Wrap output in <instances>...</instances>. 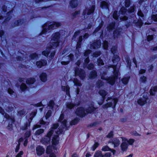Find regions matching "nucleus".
I'll use <instances>...</instances> for the list:
<instances>
[{
  "label": "nucleus",
  "mask_w": 157,
  "mask_h": 157,
  "mask_svg": "<svg viewBox=\"0 0 157 157\" xmlns=\"http://www.w3.org/2000/svg\"><path fill=\"white\" fill-rule=\"evenodd\" d=\"M122 141L123 142L121 146V149L123 152L126 151L128 147V144L125 141Z\"/></svg>",
  "instance_id": "6ab92c4d"
},
{
  "label": "nucleus",
  "mask_w": 157,
  "mask_h": 157,
  "mask_svg": "<svg viewBox=\"0 0 157 157\" xmlns=\"http://www.w3.org/2000/svg\"><path fill=\"white\" fill-rule=\"evenodd\" d=\"M78 121V120L77 119H75L72 121L71 123V125H75L77 124Z\"/></svg>",
  "instance_id": "a18cd8bd"
},
{
  "label": "nucleus",
  "mask_w": 157,
  "mask_h": 157,
  "mask_svg": "<svg viewBox=\"0 0 157 157\" xmlns=\"http://www.w3.org/2000/svg\"><path fill=\"white\" fill-rule=\"evenodd\" d=\"M152 19L155 21H157V15H153L152 16Z\"/></svg>",
  "instance_id": "052dcab7"
},
{
  "label": "nucleus",
  "mask_w": 157,
  "mask_h": 157,
  "mask_svg": "<svg viewBox=\"0 0 157 157\" xmlns=\"http://www.w3.org/2000/svg\"><path fill=\"white\" fill-rule=\"evenodd\" d=\"M99 94L102 97V99L101 102H98L99 105H101L104 102L105 96L107 95L106 92L104 90H100L99 92Z\"/></svg>",
  "instance_id": "dca6fc26"
},
{
  "label": "nucleus",
  "mask_w": 157,
  "mask_h": 157,
  "mask_svg": "<svg viewBox=\"0 0 157 157\" xmlns=\"http://www.w3.org/2000/svg\"><path fill=\"white\" fill-rule=\"evenodd\" d=\"M129 78V76H128L127 77H124L121 79V82L124 85H126L128 83Z\"/></svg>",
  "instance_id": "bb28decb"
},
{
  "label": "nucleus",
  "mask_w": 157,
  "mask_h": 157,
  "mask_svg": "<svg viewBox=\"0 0 157 157\" xmlns=\"http://www.w3.org/2000/svg\"><path fill=\"white\" fill-rule=\"evenodd\" d=\"M54 105V102L53 101H50L48 104V107H49V109H52Z\"/></svg>",
  "instance_id": "a19ab883"
},
{
  "label": "nucleus",
  "mask_w": 157,
  "mask_h": 157,
  "mask_svg": "<svg viewBox=\"0 0 157 157\" xmlns=\"http://www.w3.org/2000/svg\"><path fill=\"white\" fill-rule=\"evenodd\" d=\"M117 99H112L110 98H108L106 100L107 103L103 105L104 108H107L109 107L112 108L115 107L117 102Z\"/></svg>",
  "instance_id": "6e6552de"
},
{
  "label": "nucleus",
  "mask_w": 157,
  "mask_h": 157,
  "mask_svg": "<svg viewBox=\"0 0 157 157\" xmlns=\"http://www.w3.org/2000/svg\"><path fill=\"white\" fill-rule=\"evenodd\" d=\"M51 114V111L48 110L45 115L46 119L48 118L50 116Z\"/></svg>",
  "instance_id": "3c124183"
},
{
  "label": "nucleus",
  "mask_w": 157,
  "mask_h": 157,
  "mask_svg": "<svg viewBox=\"0 0 157 157\" xmlns=\"http://www.w3.org/2000/svg\"><path fill=\"white\" fill-rule=\"evenodd\" d=\"M102 150L104 151H107L110 150L112 152L113 154H114L115 152V150L110 149L107 146L103 147L102 148Z\"/></svg>",
  "instance_id": "b1692460"
},
{
  "label": "nucleus",
  "mask_w": 157,
  "mask_h": 157,
  "mask_svg": "<svg viewBox=\"0 0 157 157\" xmlns=\"http://www.w3.org/2000/svg\"><path fill=\"white\" fill-rule=\"evenodd\" d=\"M120 139L122 140V141H125L130 145H132L135 141L134 140L132 139H130L129 140H128L125 138L121 137Z\"/></svg>",
  "instance_id": "412c9836"
},
{
  "label": "nucleus",
  "mask_w": 157,
  "mask_h": 157,
  "mask_svg": "<svg viewBox=\"0 0 157 157\" xmlns=\"http://www.w3.org/2000/svg\"><path fill=\"white\" fill-rule=\"evenodd\" d=\"M91 105V106L86 111L84 110L82 107L78 108L76 111V113L78 116L82 117L85 115L86 113H91L94 112L95 109L92 103Z\"/></svg>",
  "instance_id": "7ed1b4c3"
},
{
  "label": "nucleus",
  "mask_w": 157,
  "mask_h": 157,
  "mask_svg": "<svg viewBox=\"0 0 157 157\" xmlns=\"http://www.w3.org/2000/svg\"><path fill=\"white\" fill-rule=\"evenodd\" d=\"M25 113V112L24 110H21L18 112V113L20 115H23Z\"/></svg>",
  "instance_id": "69168bd1"
},
{
  "label": "nucleus",
  "mask_w": 157,
  "mask_h": 157,
  "mask_svg": "<svg viewBox=\"0 0 157 157\" xmlns=\"http://www.w3.org/2000/svg\"><path fill=\"white\" fill-rule=\"evenodd\" d=\"M125 7H129L130 4V0H125Z\"/></svg>",
  "instance_id": "49530a36"
},
{
  "label": "nucleus",
  "mask_w": 157,
  "mask_h": 157,
  "mask_svg": "<svg viewBox=\"0 0 157 157\" xmlns=\"http://www.w3.org/2000/svg\"><path fill=\"white\" fill-rule=\"evenodd\" d=\"M35 81V80L34 78H30L29 79H28L26 81V82L27 84H30L33 83Z\"/></svg>",
  "instance_id": "473e14b6"
},
{
  "label": "nucleus",
  "mask_w": 157,
  "mask_h": 157,
  "mask_svg": "<svg viewBox=\"0 0 157 157\" xmlns=\"http://www.w3.org/2000/svg\"><path fill=\"white\" fill-rule=\"evenodd\" d=\"M98 145L99 144L98 143H95L92 147L93 151H94Z\"/></svg>",
  "instance_id": "5fc2aeb1"
},
{
  "label": "nucleus",
  "mask_w": 157,
  "mask_h": 157,
  "mask_svg": "<svg viewBox=\"0 0 157 157\" xmlns=\"http://www.w3.org/2000/svg\"><path fill=\"white\" fill-rule=\"evenodd\" d=\"M101 46V42L100 40H98L95 42L93 43L91 45V49H96L98 48Z\"/></svg>",
  "instance_id": "2eb2a0df"
},
{
  "label": "nucleus",
  "mask_w": 157,
  "mask_h": 157,
  "mask_svg": "<svg viewBox=\"0 0 157 157\" xmlns=\"http://www.w3.org/2000/svg\"><path fill=\"white\" fill-rule=\"evenodd\" d=\"M30 135V131H27L25 133V138H28L29 137Z\"/></svg>",
  "instance_id": "680f3d73"
},
{
  "label": "nucleus",
  "mask_w": 157,
  "mask_h": 157,
  "mask_svg": "<svg viewBox=\"0 0 157 157\" xmlns=\"http://www.w3.org/2000/svg\"><path fill=\"white\" fill-rule=\"evenodd\" d=\"M23 152L22 151H21L16 156V157H22L21 155H22Z\"/></svg>",
  "instance_id": "338daca9"
},
{
  "label": "nucleus",
  "mask_w": 157,
  "mask_h": 157,
  "mask_svg": "<svg viewBox=\"0 0 157 157\" xmlns=\"http://www.w3.org/2000/svg\"><path fill=\"white\" fill-rule=\"evenodd\" d=\"M75 75L76 76H78L81 79H83L85 77L84 71L83 70L76 68L75 69Z\"/></svg>",
  "instance_id": "9d476101"
},
{
  "label": "nucleus",
  "mask_w": 157,
  "mask_h": 157,
  "mask_svg": "<svg viewBox=\"0 0 157 157\" xmlns=\"http://www.w3.org/2000/svg\"><path fill=\"white\" fill-rule=\"evenodd\" d=\"M127 12V10L124 7H121L119 11L120 13H121L122 14H124Z\"/></svg>",
  "instance_id": "e433bc0d"
},
{
  "label": "nucleus",
  "mask_w": 157,
  "mask_h": 157,
  "mask_svg": "<svg viewBox=\"0 0 157 157\" xmlns=\"http://www.w3.org/2000/svg\"><path fill=\"white\" fill-rule=\"evenodd\" d=\"M64 118V115L63 114H61L60 117L59 121H62V128H59L60 129H63V128H66V124L67 123V121L66 120H64L63 121H62L63 119Z\"/></svg>",
  "instance_id": "a211bd4d"
},
{
  "label": "nucleus",
  "mask_w": 157,
  "mask_h": 157,
  "mask_svg": "<svg viewBox=\"0 0 157 157\" xmlns=\"http://www.w3.org/2000/svg\"><path fill=\"white\" fill-rule=\"evenodd\" d=\"M102 155L101 154V152L100 151H97L94 155V157H99L100 156H101L102 157Z\"/></svg>",
  "instance_id": "4c0bfd02"
},
{
  "label": "nucleus",
  "mask_w": 157,
  "mask_h": 157,
  "mask_svg": "<svg viewBox=\"0 0 157 157\" xmlns=\"http://www.w3.org/2000/svg\"><path fill=\"white\" fill-rule=\"evenodd\" d=\"M0 113L3 115H4L6 118L9 119L10 121H9V124L8 126V128L10 130L11 129L12 127V123H13L14 121V117H10L7 114L4 112L3 110L1 107H0Z\"/></svg>",
  "instance_id": "0eeeda50"
},
{
  "label": "nucleus",
  "mask_w": 157,
  "mask_h": 157,
  "mask_svg": "<svg viewBox=\"0 0 157 157\" xmlns=\"http://www.w3.org/2000/svg\"><path fill=\"white\" fill-rule=\"evenodd\" d=\"M82 37L80 36L79 37V39L78 41V42L77 44L76 49H78V48H80L81 47V42L82 41Z\"/></svg>",
  "instance_id": "2f4dec72"
},
{
  "label": "nucleus",
  "mask_w": 157,
  "mask_h": 157,
  "mask_svg": "<svg viewBox=\"0 0 157 157\" xmlns=\"http://www.w3.org/2000/svg\"><path fill=\"white\" fill-rule=\"evenodd\" d=\"M148 100L147 94L143 95L142 98H140L137 101L138 103L140 105L143 106L147 103Z\"/></svg>",
  "instance_id": "ddd939ff"
},
{
  "label": "nucleus",
  "mask_w": 157,
  "mask_h": 157,
  "mask_svg": "<svg viewBox=\"0 0 157 157\" xmlns=\"http://www.w3.org/2000/svg\"><path fill=\"white\" fill-rule=\"evenodd\" d=\"M36 115V113L35 112H32L30 115V121H32Z\"/></svg>",
  "instance_id": "603ef678"
},
{
  "label": "nucleus",
  "mask_w": 157,
  "mask_h": 157,
  "mask_svg": "<svg viewBox=\"0 0 157 157\" xmlns=\"http://www.w3.org/2000/svg\"><path fill=\"white\" fill-rule=\"evenodd\" d=\"M44 132V130L43 129H40L38 130L35 133L36 135H40Z\"/></svg>",
  "instance_id": "58836bf2"
},
{
  "label": "nucleus",
  "mask_w": 157,
  "mask_h": 157,
  "mask_svg": "<svg viewBox=\"0 0 157 157\" xmlns=\"http://www.w3.org/2000/svg\"><path fill=\"white\" fill-rule=\"evenodd\" d=\"M62 90L66 92V94L70 97V94L69 93L70 88L67 85L66 86H62Z\"/></svg>",
  "instance_id": "4be33fe9"
},
{
  "label": "nucleus",
  "mask_w": 157,
  "mask_h": 157,
  "mask_svg": "<svg viewBox=\"0 0 157 157\" xmlns=\"http://www.w3.org/2000/svg\"><path fill=\"white\" fill-rule=\"evenodd\" d=\"M73 55L72 54H70L69 56H66V55H65L63 57V60L61 62V63L62 65H67L70 62V61L72 60L73 59Z\"/></svg>",
  "instance_id": "1a4fd4ad"
},
{
  "label": "nucleus",
  "mask_w": 157,
  "mask_h": 157,
  "mask_svg": "<svg viewBox=\"0 0 157 157\" xmlns=\"http://www.w3.org/2000/svg\"><path fill=\"white\" fill-rule=\"evenodd\" d=\"M146 81V78L144 76L141 77L140 78V81L142 82H145Z\"/></svg>",
  "instance_id": "864d4df0"
},
{
  "label": "nucleus",
  "mask_w": 157,
  "mask_h": 157,
  "mask_svg": "<svg viewBox=\"0 0 157 157\" xmlns=\"http://www.w3.org/2000/svg\"><path fill=\"white\" fill-rule=\"evenodd\" d=\"M115 23H112L108 27V29L109 30H111L113 29L115 26Z\"/></svg>",
  "instance_id": "79ce46f5"
},
{
  "label": "nucleus",
  "mask_w": 157,
  "mask_h": 157,
  "mask_svg": "<svg viewBox=\"0 0 157 157\" xmlns=\"http://www.w3.org/2000/svg\"><path fill=\"white\" fill-rule=\"evenodd\" d=\"M40 78L41 81L45 82L47 80V76L46 73H42L40 76Z\"/></svg>",
  "instance_id": "a878e982"
},
{
  "label": "nucleus",
  "mask_w": 157,
  "mask_h": 157,
  "mask_svg": "<svg viewBox=\"0 0 157 157\" xmlns=\"http://www.w3.org/2000/svg\"><path fill=\"white\" fill-rule=\"evenodd\" d=\"M97 63L98 66L103 65L104 64L102 60L101 59H99L98 60Z\"/></svg>",
  "instance_id": "8fccbe9b"
},
{
  "label": "nucleus",
  "mask_w": 157,
  "mask_h": 157,
  "mask_svg": "<svg viewBox=\"0 0 157 157\" xmlns=\"http://www.w3.org/2000/svg\"><path fill=\"white\" fill-rule=\"evenodd\" d=\"M103 24V21H101V23L100 24L99 26L96 29L94 32L93 33L94 34L97 31H98V30H99L101 28V27L102 26Z\"/></svg>",
  "instance_id": "ea45409f"
},
{
  "label": "nucleus",
  "mask_w": 157,
  "mask_h": 157,
  "mask_svg": "<svg viewBox=\"0 0 157 157\" xmlns=\"http://www.w3.org/2000/svg\"><path fill=\"white\" fill-rule=\"evenodd\" d=\"M20 88L22 91H24L27 89V87L25 84L22 83L21 86Z\"/></svg>",
  "instance_id": "f704fd0d"
},
{
  "label": "nucleus",
  "mask_w": 157,
  "mask_h": 157,
  "mask_svg": "<svg viewBox=\"0 0 157 157\" xmlns=\"http://www.w3.org/2000/svg\"><path fill=\"white\" fill-rule=\"evenodd\" d=\"M58 124H54L50 130L48 132L46 136L42 138L40 141V142L45 145L49 144L50 141L51 137L52 134L54 130L56 129L58 127Z\"/></svg>",
  "instance_id": "f03ea898"
},
{
  "label": "nucleus",
  "mask_w": 157,
  "mask_h": 157,
  "mask_svg": "<svg viewBox=\"0 0 157 157\" xmlns=\"http://www.w3.org/2000/svg\"><path fill=\"white\" fill-rule=\"evenodd\" d=\"M113 70V74L114 76L113 77H109L108 78L105 77L102 75L101 77L102 79L106 80L107 82L110 84L112 85L115 83V80L118 76V71L117 70V65H113L112 67Z\"/></svg>",
  "instance_id": "20e7f679"
},
{
  "label": "nucleus",
  "mask_w": 157,
  "mask_h": 157,
  "mask_svg": "<svg viewBox=\"0 0 157 157\" xmlns=\"http://www.w3.org/2000/svg\"><path fill=\"white\" fill-rule=\"evenodd\" d=\"M135 6H132L130 7L129 10L128 11L127 13H128L129 14H130L134 12L135 10Z\"/></svg>",
  "instance_id": "c9c22d12"
},
{
  "label": "nucleus",
  "mask_w": 157,
  "mask_h": 157,
  "mask_svg": "<svg viewBox=\"0 0 157 157\" xmlns=\"http://www.w3.org/2000/svg\"><path fill=\"white\" fill-rule=\"evenodd\" d=\"M8 92L10 94H14V92L10 88L8 89Z\"/></svg>",
  "instance_id": "0e129e2a"
},
{
  "label": "nucleus",
  "mask_w": 157,
  "mask_h": 157,
  "mask_svg": "<svg viewBox=\"0 0 157 157\" xmlns=\"http://www.w3.org/2000/svg\"><path fill=\"white\" fill-rule=\"evenodd\" d=\"M103 47L105 49L107 50L108 47V43L107 41H105L103 44Z\"/></svg>",
  "instance_id": "37998d69"
},
{
  "label": "nucleus",
  "mask_w": 157,
  "mask_h": 157,
  "mask_svg": "<svg viewBox=\"0 0 157 157\" xmlns=\"http://www.w3.org/2000/svg\"><path fill=\"white\" fill-rule=\"evenodd\" d=\"M111 156V153L108 152L106 153L105 155H102V157H110Z\"/></svg>",
  "instance_id": "4d7b16f0"
},
{
  "label": "nucleus",
  "mask_w": 157,
  "mask_h": 157,
  "mask_svg": "<svg viewBox=\"0 0 157 157\" xmlns=\"http://www.w3.org/2000/svg\"><path fill=\"white\" fill-rule=\"evenodd\" d=\"M117 47H113L111 49V51L112 53L114 55V57L112 59V61L114 63H117L116 65L117 64V58L118 56L117 55Z\"/></svg>",
  "instance_id": "f8f14e48"
},
{
  "label": "nucleus",
  "mask_w": 157,
  "mask_h": 157,
  "mask_svg": "<svg viewBox=\"0 0 157 157\" xmlns=\"http://www.w3.org/2000/svg\"><path fill=\"white\" fill-rule=\"evenodd\" d=\"M36 154L37 155L40 156L42 155L44 152V149L40 146H37L36 148Z\"/></svg>",
  "instance_id": "4468645a"
},
{
  "label": "nucleus",
  "mask_w": 157,
  "mask_h": 157,
  "mask_svg": "<svg viewBox=\"0 0 157 157\" xmlns=\"http://www.w3.org/2000/svg\"><path fill=\"white\" fill-rule=\"evenodd\" d=\"M113 135V132H111L107 136V137L109 138H111Z\"/></svg>",
  "instance_id": "774afa93"
},
{
  "label": "nucleus",
  "mask_w": 157,
  "mask_h": 157,
  "mask_svg": "<svg viewBox=\"0 0 157 157\" xmlns=\"http://www.w3.org/2000/svg\"><path fill=\"white\" fill-rule=\"evenodd\" d=\"M157 91V86L151 88L150 90V94L151 95H154L155 94V92Z\"/></svg>",
  "instance_id": "cd10ccee"
},
{
  "label": "nucleus",
  "mask_w": 157,
  "mask_h": 157,
  "mask_svg": "<svg viewBox=\"0 0 157 157\" xmlns=\"http://www.w3.org/2000/svg\"><path fill=\"white\" fill-rule=\"evenodd\" d=\"M137 14L139 16H140L141 17H144V14L140 10L138 11Z\"/></svg>",
  "instance_id": "bf43d9fd"
},
{
  "label": "nucleus",
  "mask_w": 157,
  "mask_h": 157,
  "mask_svg": "<svg viewBox=\"0 0 157 157\" xmlns=\"http://www.w3.org/2000/svg\"><path fill=\"white\" fill-rule=\"evenodd\" d=\"M59 130V131H56V135H55L53 138L52 142V146L53 147V149L55 150L56 149V147H54V146H56L59 143V138L58 136V135L59 134L62 133L63 132V130L61 129H60L58 128V130Z\"/></svg>",
  "instance_id": "39448f33"
},
{
  "label": "nucleus",
  "mask_w": 157,
  "mask_h": 157,
  "mask_svg": "<svg viewBox=\"0 0 157 157\" xmlns=\"http://www.w3.org/2000/svg\"><path fill=\"white\" fill-rule=\"evenodd\" d=\"M153 39V36L152 35H148L147 37V41H149L152 40Z\"/></svg>",
  "instance_id": "e2e57ef3"
},
{
  "label": "nucleus",
  "mask_w": 157,
  "mask_h": 157,
  "mask_svg": "<svg viewBox=\"0 0 157 157\" xmlns=\"http://www.w3.org/2000/svg\"><path fill=\"white\" fill-rule=\"evenodd\" d=\"M91 51L90 50H88L86 51L85 53H84V56L86 57H87V58H86V59L85 60V63H84L83 66V67L84 68H85L86 67V66L87 64L89 62V60L88 58V55L90 53Z\"/></svg>",
  "instance_id": "f3484780"
},
{
  "label": "nucleus",
  "mask_w": 157,
  "mask_h": 157,
  "mask_svg": "<svg viewBox=\"0 0 157 157\" xmlns=\"http://www.w3.org/2000/svg\"><path fill=\"white\" fill-rule=\"evenodd\" d=\"M101 54L100 51L94 53L93 55V57H97Z\"/></svg>",
  "instance_id": "09e8293b"
},
{
  "label": "nucleus",
  "mask_w": 157,
  "mask_h": 157,
  "mask_svg": "<svg viewBox=\"0 0 157 157\" xmlns=\"http://www.w3.org/2000/svg\"><path fill=\"white\" fill-rule=\"evenodd\" d=\"M133 23L136 24L137 26H139L140 27L143 25V23L141 20H139L138 21L136 22V21L134 20Z\"/></svg>",
  "instance_id": "c85d7f7f"
},
{
  "label": "nucleus",
  "mask_w": 157,
  "mask_h": 157,
  "mask_svg": "<svg viewBox=\"0 0 157 157\" xmlns=\"http://www.w3.org/2000/svg\"><path fill=\"white\" fill-rule=\"evenodd\" d=\"M66 105L68 109H71L76 105L72 103L69 102Z\"/></svg>",
  "instance_id": "72a5a7b5"
},
{
  "label": "nucleus",
  "mask_w": 157,
  "mask_h": 157,
  "mask_svg": "<svg viewBox=\"0 0 157 157\" xmlns=\"http://www.w3.org/2000/svg\"><path fill=\"white\" fill-rule=\"evenodd\" d=\"M74 82L75 84L77 86H80L81 85L79 81L77 79H74Z\"/></svg>",
  "instance_id": "c03bdc74"
},
{
  "label": "nucleus",
  "mask_w": 157,
  "mask_h": 157,
  "mask_svg": "<svg viewBox=\"0 0 157 157\" xmlns=\"http://www.w3.org/2000/svg\"><path fill=\"white\" fill-rule=\"evenodd\" d=\"M100 6L102 8H105L109 9L108 3L105 1L102 2Z\"/></svg>",
  "instance_id": "c756f323"
},
{
  "label": "nucleus",
  "mask_w": 157,
  "mask_h": 157,
  "mask_svg": "<svg viewBox=\"0 0 157 157\" xmlns=\"http://www.w3.org/2000/svg\"><path fill=\"white\" fill-rule=\"evenodd\" d=\"M70 5L72 8H75L77 5V2L76 0H72L70 2Z\"/></svg>",
  "instance_id": "393cba45"
},
{
  "label": "nucleus",
  "mask_w": 157,
  "mask_h": 157,
  "mask_svg": "<svg viewBox=\"0 0 157 157\" xmlns=\"http://www.w3.org/2000/svg\"><path fill=\"white\" fill-rule=\"evenodd\" d=\"M59 37L60 33L59 32L52 35L50 43L48 45L46 50L42 52L43 55L46 57L48 56L51 48H55L58 45Z\"/></svg>",
  "instance_id": "f257e3e1"
},
{
  "label": "nucleus",
  "mask_w": 157,
  "mask_h": 157,
  "mask_svg": "<svg viewBox=\"0 0 157 157\" xmlns=\"http://www.w3.org/2000/svg\"><path fill=\"white\" fill-rule=\"evenodd\" d=\"M97 76V73L95 71H92L90 75L89 78L93 79L95 78Z\"/></svg>",
  "instance_id": "7c9ffc66"
},
{
  "label": "nucleus",
  "mask_w": 157,
  "mask_h": 157,
  "mask_svg": "<svg viewBox=\"0 0 157 157\" xmlns=\"http://www.w3.org/2000/svg\"><path fill=\"white\" fill-rule=\"evenodd\" d=\"M36 64L38 68H40L42 66L46 65L47 62L46 60H43L41 61L37 62Z\"/></svg>",
  "instance_id": "5701e85b"
},
{
  "label": "nucleus",
  "mask_w": 157,
  "mask_h": 157,
  "mask_svg": "<svg viewBox=\"0 0 157 157\" xmlns=\"http://www.w3.org/2000/svg\"><path fill=\"white\" fill-rule=\"evenodd\" d=\"M46 152L47 154H50L49 157H56L55 154L53 153V150L50 146L47 147Z\"/></svg>",
  "instance_id": "aec40b11"
},
{
  "label": "nucleus",
  "mask_w": 157,
  "mask_h": 157,
  "mask_svg": "<svg viewBox=\"0 0 157 157\" xmlns=\"http://www.w3.org/2000/svg\"><path fill=\"white\" fill-rule=\"evenodd\" d=\"M113 17L115 19L117 20L118 19V15L117 14V11H115L114 12L113 14Z\"/></svg>",
  "instance_id": "de8ad7c7"
},
{
  "label": "nucleus",
  "mask_w": 157,
  "mask_h": 157,
  "mask_svg": "<svg viewBox=\"0 0 157 157\" xmlns=\"http://www.w3.org/2000/svg\"><path fill=\"white\" fill-rule=\"evenodd\" d=\"M38 57V55L36 54V53L33 54H31L30 56V57L31 59H34V58H37Z\"/></svg>",
  "instance_id": "6e6d98bb"
},
{
  "label": "nucleus",
  "mask_w": 157,
  "mask_h": 157,
  "mask_svg": "<svg viewBox=\"0 0 157 157\" xmlns=\"http://www.w3.org/2000/svg\"><path fill=\"white\" fill-rule=\"evenodd\" d=\"M48 29H46V28L47 25V23L45 24L43 26V30L42 32V34L44 33L47 32L48 29L49 30L50 29H54L56 27H59L60 25V24L59 23H56L53 22L52 24L50 25L48 24Z\"/></svg>",
  "instance_id": "423d86ee"
},
{
  "label": "nucleus",
  "mask_w": 157,
  "mask_h": 157,
  "mask_svg": "<svg viewBox=\"0 0 157 157\" xmlns=\"http://www.w3.org/2000/svg\"><path fill=\"white\" fill-rule=\"evenodd\" d=\"M94 5H92V6L90 7L88 9H86L84 10L83 13V15L84 16V18H87V16L89 15L91 13L94 12Z\"/></svg>",
  "instance_id": "9b49d317"
},
{
  "label": "nucleus",
  "mask_w": 157,
  "mask_h": 157,
  "mask_svg": "<svg viewBox=\"0 0 157 157\" xmlns=\"http://www.w3.org/2000/svg\"><path fill=\"white\" fill-rule=\"evenodd\" d=\"M94 66L92 64H89L87 66V68L88 69L91 70L94 68Z\"/></svg>",
  "instance_id": "13d9d810"
}]
</instances>
